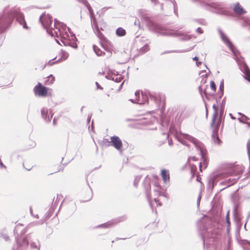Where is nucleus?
<instances>
[{
	"mask_svg": "<svg viewBox=\"0 0 250 250\" xmlns=\"http://www.w3.org/2000/svg\"><path fill=\"white\" fill-rule=\"evenodd\" d=\"M142 17L145 24H146L149 30L156 33L158 36L174 37H183L182 39L184 40H188L191 38L190 35H184L182 31L173 28H165L154 23L146 16L142 15Z\"/></svg>",
	"mask_w": 250,
	"mask_h": 250,
	"instance_id": "f257e3e1",
	"label": "nucleus"
},
{
	"mask_svg": "<svg viewBox=\"0 0 250 250\" xmlns=\"http://www.w3.org/2000/svg\"><path fill=\"white\" fill-rule=\"evenodd\" d=\"M15 18L22 25L24 29H28L23 14L19 8L14 7L10 9L7 13L0 15V32L4 31L11 24Z\"/></svg>",
	"mask_w": 250,
	"mask_h": 250,
	"instance_id": "f03ea898",
	"label": "nucleus"
},
{
	"mask_svg": "<svg viewBox=\"0 0 250 250\" xmlns=\"http://www.w3.org/2000/svg\"><path fill=\"white\" fill-rule=\"evenodd\" d=\"M40 21L42 22V26L46 29V32L51 37H58V33L61 34V29L59 28L58 23L59 21L55 20L54 23L52 24V17L47 14H43L40 17Z\"/></svg>",
	"mask_w": 250,
	"mask_h": 250,
	"instance_id": "7ed1b4c3",
	"label": "nucleus"
},
{
	"mask_svg": "<svg viewBox=\"0 0 250 250\" xmlns=\"http://www.w3.org/2000/svg\"><path fill=\"white\" fill-rule=\"evenodd\" d=\"M212 108L214 110V113L211 123V126L213 128L211 135L212 140L214 144L220 146L222 142L219 138L218 134V129L220 126V122L219 121L218 123H215V120L218 116V106L215 104H213Z\"/></svg>",
	"mask_w": 250,
	"mask_h": 250,
	"instance_id": "20e7f679",
	"label": "nucleus"
},
{
	"mask_svg": "<svg viewBox=\"0 0 250 250\" xmlns=\"http://www.w3.org/2000/svg\"><path fill=\"white\" fill-rule=\"evenodd\" d=\"M200 2L203 5L208 6L213 8L216 10L217 14L227 15L229 12L224 7V5L222 2H213L210 0H199Z\"/></svg>",
	"mask_w": 250,
	"mask_h": 250,
	"instance_id": "39448f33",
	"label": "nucleus"
},
{
	"mask_svg": "<svg viewBox=\"0 0 250 250\" xmlns=\"http://www.w3.org/2000/svg\"><path fill=\"white\" fill-rule=\"evenodd\" d=\"M21 227H22V225H17L14 229V232L15 235V238L18 248H20L21 250H23L26 249L29 245V240L31 239V235L30 234H28L23 238L19 237V231L20 230Z\"/></svg>",
	"mask_w": 250,
	"mask_h": 250,
	"instance_id": "423d86ee",
	"label": "nucleus"
},
{
	"mask_svg": "<svg viewBox=\"0 0 250 250\" xmlns=\"http://www.w3.org/2000/svg\"><path fill=\"white\" fill-rule=\"evenodd\" d=\"M61 36V41L65 46H69L73 48L76 49L78 47L77 41V39L75 35L71 36V39L67 38L69 37L68 34L65 32L66 37L64 35L59 34Z\"/></svg>",
	"mask_w": 250,
	"mask_h": 250,
	"instance_id": "0eeeda50",
	"label": "nucleus"
},
{
	"mask_svg": "<svg viewBox=\"0 0 250 250\" xmlns=\"http://www.w3.org/2000/svg\"><path fill=\"white\" fill-rule=\"evenodd\" d=\"M127 219L126 216H122L117 218H115L110 221H109L105 223L99 225L92 228L93 229H96L98 228H109L114 226L115 225L125 221Z\"/></svg>",
	"mask_w": 250,
	"mask_h": 250,
	"instance_id": "6e6552de",
	"label": "nucleus"
},
{
	"mask_svg": "<svg viewBox=\"0 0 250 250\" xmlns=\"http://www.w3.org/2000/svg\"><path fill=\"white\" fill-rule=\"evenodd\" d=\"M234 172L232 169H229L226 172L214 174L211 177L209 182L210 183L212 184L213 188L220 179L230 176L232 175Z\"/></svg>",
	"mask_w": 250,
	"mask_h": 250,
	"instance_id": "1a4fd4ad",
	"label": "nucleus"
},
{
	"mask_svg": "<svg viewBox=\"0 0 250 250\" xmlns=\"http://www.w3.org/2000/svg\"><path fill=\"white\" fill-rule=\"evenodd\" d=\"M219 33L220 34V37L224 42L227 45L230 51L233 53L234 56H237V53L235 50V47L233 46L232 42L228 38V37L222 31L221 29H218Z\"/></svg>",
	"mask_w": 250,
	"mask_h": 250,
	"instance_id": "9d476101",
	"label": "nucleus"
},
{
	"mask_svg": "<svg viewBox=\"0 0 250 250\" xmlns=\"http://www.w3.org/2000/svg\"><path fill=\"white\" fill-rule=\"evenodd\" d=\"M187 136H188V138L194 144V145L196 146V147L197 148V149L200 151V154L201 155L203 161V164L204 167V168H206L207 167L208 163H207V162L206 160V159L204 158V153L203 149L201 148V147L200 146L199 141L196 138H195L191 136L187 135Z\"/></svg>",
	"mask_w": 250,
	"mask_h": 250,
	"instance_id": "9b49d317",
	"label": "nucleus"
},
{
	"mask_svg": "<svg viewBox=\"0 0 250 250\" xmlns=\"http://www.w3.org/2000/svg\"><path fill=\"white\" fill-rule=\"evenodd\" d=\"M34 91L36 95L39 96L44 97L47 95V90L46 87L41 84L40 83L35 86L34 88Z\"/></svg>",
	"mask_w": 250,
	"mask_h": 250,
	"instance_id": "f8f14e48",
	"label": "nucleus"
},
{
	"mask_svg": "<svg viewBox=\"0 0 250 250\" xmlns=\"http://www.w3.org/2000/svg\"><path fill=\"white\" fill-rule=\"evenodd\" d=\"M111 141L112 146L118 150L120 152L122 151V147L123 146V143L121 140L118 136H113L110 137Z\"/></svg>",
	"mask_w": 250,
	"mask_h": 250,
	"instance_id": "ddd939ff",
	"label": "nucleus"
},
{
	"mask_svg": "<svg viewBox=\"0 0 250 250\" xmlns=\"http://www.w3.org/2000/svg\"><path fill=\"white\" fill-rule=\"evenodd\" d=\"M42 118L46 123H49L52 118L53 114L51 111L46 107H43L41 109Z\"/></svg>",
	"mask_w": 250,
	"mask_h": 250,
	"instance_id": "4468645a",
	"label": "nucleus"
},
{
	"mask_svg": "<svg viewBox=\"0 0 250 250\" xmlns=\"http://www.w3.org/2000/svg\"><path fill=\"white\" fill-rule=\"evenodd\" d=\"M135 96L136 97L137 104H145L148 102V97L146 93H142V100L140 99V92L136 91Z\"/></svg>",
	"mask_w": 250,
	"mask_h": 250,
	"instance_id": "2eb2a0df",
	"label": "nucleus"
},
{
	"mask_svg": "<svg viewBox=\"0 0 250 250\" xmlns=\"http://www.w3.org/2000/svg\"><path fill=\"white\" fill-rule=\"evenodd\" d=\"M145 41V38L144 37H142L139 40V42L138 43L140 46L143 45V46L139 49V52L141 54H144L149 50L148 42L144 43H141L142 42H144Z\"/></svg>",
	"mask_w": 250,
	"mask_h": 250,
	"instance_id": "dca6fc26",
	"label": "nucleus"
},
{
	"mask_svg": "<svg viewBox=\"0 0 250 250\" xmlns=\"http://www.w3.org/2000/svg\"><path fill=\"white\" fill-rule=\"evenodd\" d=\"M238 208L239 205L238 204L234 203L233 209V216L234 220L237 225H238V224L241 222V218L238 211Z\"/></svg>",
	"mask_w": 250,
	"mask_h": 250,
	"instance_id": "f3484780",
	"label": "nucleus"
},
{
	"mask_svg": "<svg viewBox=\"0 0 250 250\" xmlns=\"http://www.w3.org/2000/svg\"><path fill=\"white\" fill-rule=\"evenodd\" d=\"M149 96L150 101L154 102L157 107H158L160 105L161 103L162 98L161 95L159 94L149 93Z\"/></svg>",
	"mask_w": 250,
	"mask_h": 250,
	"instance_id": "a211bd4d",
	"label": "nucleus"
},
{
	"mask_svg": "<svg viewBox=\"0 0 250 250\" xmlns=\"http://www.w3.org/2000/svg\"><path fill=\"white\" fill-rule=\"evenodd\" d=\"M161 176L164 183L167 184L169 182V174L168 171L166 169H163L161 171Z\"/></svg>",
	"mask_w": 250,
	"mask_h": 250,
	"instance_id": "6ab92c4d",
	"label": "nucleus"
},
{
	"mask_svg": "<svg viewBox=\"0 0 250 250\" xmlns=\"http://www.w3.org/2000/svg\"><path fill=\"white\" fill-rule=\"evenodd\" d=\"M100 43L104 49L109 51L111 47V43L107 39L100 42Z\"/></svg>",
	"mask_w": 250,
	"mask_h": 250,
	"instance_id": "aec40b11",
	"label": "nucleus"
},
{
	"mask_svg": "<svg viewBox=\"0 0 250 250\" xmlns=\"http://www.w3.org/2000/svg\"><path fill=\"white\" fill-rule=\"evenodd\" d=\"M144 186L146 192V194L147 198H149V192L150 190V185L148 180L145 179L144 182Z\"/></svg>",
	"mask_w": 250,
	"mask_h": 250,
	"instance_id": "412c9836",
	"label": "nucleus"
},
{
	"mask_svg": "<svg viewBox=\"0 0 250 250\" xmlns=\"http://www.w3.org/2000/svg\"><path fill=\"white\" fill-rule=\"evenodd\" d=\"M233 10L236 13L238 14H243L245 12V10L239 3H237L235 5Z\"/></svg>",
	"mask_w": 250,
	"mask_h": 250,
	"instance_id": "4be33fe9",
	"label": "nucleus"
},
{
	"mask_svg": "<svg viewBox=\"0 0 250 250\" xmlns=\"http://www.w3.org/2000/svg\"><path fill=\"white\" fill-rule=\"evenodd\" d=\"M93 50L96 55L98 56H102L105 54L104 52L101 51V50L96 45H93Z\"/></svg>",
	"mask_w": 250,
	"mask_h": 250,
	"instance_id": "5701e85b",
	"label": "nucleus"
},
{
	"mask_svg": "<svg viewBox=\"0 0 250 250\" xmlns=\"http://www.w3.org/2000/svg\"><path fill=\"white\" fill-rule=\"evenodd\" d=\"M116 33L118 36L122 37V36H124L125 35L126 31L123 28L119 27L117 29V30L116 31Z\"/></svg>",
	"mask_w": 250,
	"mask_h": 250,
	"instance_id": "b1692460",
	"label": "nucleus"
},
{
	"mask_svg": "<svg viewBox=\"0 0 250 250\" xmlns=\"http://www.w3.org/2000/svg\"><path fill=\"white\" fill-rule=\"evenodd\" d=\"M58 24H59V28H60L61 30V28H62V30H65V29L67 28V30L68 31H69V32L70 33V34H71V36H72L73 35H74L73 32H72L70 28L69 27H67L66 25H65L64 24H63V23H62V22H59L58 23ZM61 31L62 32V31L61 30Z\"/></svg>",
	"mask_w": 250,
	"mask_h": 250,
	"instance_id": "393cba45",
	"label": "nucleus"
},
{
	"mask_svg": "<svg viewBox=\"0 0 250 250\" xmlns=\"http://www.w3.org/2000/svg\"><path fill=\"white\" fill-rule=\"evenodd\" d=\"M241 116V118H238V121L242 123H245L246 121L250 120V118L241 113H238Z\"/></svg>",
	"mask_w": 250,
	"mask_h": 250,
	"instance_id": "a878e982",
	"label": "nucleus"
},
{
	"mask_svg": "<svg viewBox=\"0 0 250 250\" xmlns=\"http://www.w3.org/2000/svg\"><path fill=\"white\" fill-rule=\"evenodd\" d=\"M239 178V177H238L237 178H229L228 180L226 181L225 182L227 183V185L228 187H229L231 185H233L234 183H235L238 179Z\"/></svg>",
	"mask_w": 250,
	"mask_h": 250,
	"instance_id": "bb28decb",
	"label": "nucleus"
},
{
	"mask_svg": "<svg viewBox=\"0 0 250 250\" xmlns=\"http://www.w3.org/2000/svg\"><path fill=\"white\" fill-rule=\"evenodd\" d=\"M94 33L97 36V37L100 39V42L103 41L104 40L106 39L102 33L101 32L100 30H98L97 31H94Z\"/></svg>",
	"mask_w": 250,
	"mask_h": 250,
	"instance_id": "cd10ccee",
	"label": "nucleus"
},
{
	"mask_svg": "<svg viewBox=\"0 0 250 250\" xmlns=\"http://www.w3.org/2000/svg\"><path fill=\"white\" fill-rule=\"evenodd\" d=\"M242 25L248 27V30L250 32V20L249 18H245L243 20Z\"/></svg>",
	"mask_w": 250,
	"mask_h": 250,
	"instance_id": "c85d7f7f",
	"label": "nucleus"
},
{
	"mask_svg": "<svg viewBox=\"0 0 250 250\" xmlns=\"http://www.w3.org/2000/svg\"><path fill=\"white\" fill-rule=\"evenodd\" d=\"M47 80L45 81V83L46 84H52L55 81V77L52 76V75H50L47 78Z\"/></svg>",
	"mask_w": 250,
	"mask_h": 250,
	"instance_id": "c756f323",
	"label": "nucleus"
},
{
	"mask_svg": "<svg viewBox=\"0 0 250 250\" xmlns=\"http://www.w3.org/2000/svg\"><path fill=\"white\" fill-rule=\"evenodd\" d=\"M245 74L244 78L250 82V71L247 66L245 67Z\"/></svg>",
	"mask_w": 250,
	"mask_h": 250,
	"instance_id": "7c9ffc66",
	"label": "nucleus"
},
{
	"mask_svg": "<svg viewBox=\"0 0 250 250\" xmlns=\"http://www.w3.org/2000/svg\"><path fill=\"white\" fill-rule=\"evenodd\" d=\"M109 79L112 80V81H114L116 83H120L122 80V77L121 76L117 77V76H114V77H111L109 78Z\"/></svg>",
	"mask_w": 250,
	"mask_h": 250,
	"instance_id": "2f4dec72",
	"label": "nucleus"
},
{
	"mask_svg": "<svg viewBox=\"0 0 250 250\" xmlns=\"http://www.w3.org/2000/svg\"><path fill=\"white\" fill-rule=\"evenodd\" d=\"M30 246L31 249H32L39 250V242H38L37 243L31 242Z\"/></svg>",
	"mask_w": 250,
	"mask_h": 250,
	"instance_id": "473e14b6",
	"label": "nucleus"
},
{
	"mask_svg": "<svg viewBox=\"0 0 250 250\" xmlns=\"http://www.w3.org/2000/svg\"><path fill=\"white\" fill-rule=\"evenodd\" d=\"M87 9H88V11H89V16H90V20H92V19L96 18L92 7L90 6V7H88V8H87Z\"/></svg>",
	"mask_w": 250,
	"mask_h": 250,
	"instance_id": "72a5a7b5",
	"label": "nucleus"
},
{
	"mask_svg": "<svg viewBox=\"0 0 250 250\" xmlns=\"http://www.w3.org/2000/svg\"><path fill=\"white\" fill-rule=\"evenodd\" d=\"M68 56H69V54L67 52H66L65 51H62L61 58L63 60H66L68 58Z\"/></svg>",
	"mask_w": 250,
	"mask_h": 250,
	"instance_id": "f704fd0d",
	"label": "nucleus"
},
{
	"mask_svg": "<svg viewBox=\"0 0 250 250\" xmlns=\"http://www.w3.org/2000/svg\"><path fill=\"white\" fill-rule=\"evenodd\" d=\"M108 8H109V7H104V8H102L99 11L97 12V14H98L99 15V16H102L104 14L105 12Z\"/></svg>",
	"mask_w": 250,
	"mask_h": 250,
	"instance_id": "c9c22d12",
	"label": "nucleus"
},
{
	"mask_svg": "<svg viewBox=\"0 0 250 250\" xmlns=\"http://www.w3.org/2000/svg\"><path fill=\"white\" fill-rule=\"evenodd\" d=\"M79 2L83 3L84 5L87 8L90 7L91 6L86 0H77Z\"/></svg>",
	"mask_w": 250,
	"mask_h": 250,
	"instance_id": "e433bc0d",
	"label": "nucleus"
},
{
	"mask_svg": "<svg viewBox=\"0 0 250 250\" xmlns=\"http://www.w3.org/2000/svg\"><path fill=\"white\" fill-rule=\"evenodd\" d=\"M224 109H225L224 106L223 105H221V108H220V118H219L218 120L217 121V122L216 123H218L219 121L220 122V123H221V117L224 113Z\"/></svg>",
	"mask_w": 250,
	"mask_h": 250,
	"instance_id": "4c0bfd02",
	"label": "nucleus"
},
{
	"mask_svg": "<svg viewBox=\"0 0 250 250\" xmlns=\"http://www.w3.org/2000/svg\"><path fill=\"white\" fill-rule=\"evenodd\" d=\"M220 90L221 91V93L220 95V98L222 97L223 95V89H224V82L223 81L221 82L219 87Z\"/></svg>",
	"mask_w": 250,
	"mask_h": 250,
	"instance_id": "58836bf2",
	"label": "nucleus"
},
{
	"mask_svg": "<svg viewBox=\"0 0 250 250\" xmlns=\"http://www.w3.org/2000/svg\"><path fill=\"white\" fill-rule=\"evenodd\" d=\"M196 21H197L199 24L203 25H206L207 23L205 20L202 19L196 20Z\"/></svg>",
	"mask_w": 250,
	"mask_h": 250,
	"instance_id": "ea45409f",
	"label": "nucleus"
},
{
	"mask_svg": "<svg viewBox=\"0 0 250 250\" xmlns=\"http://www.w3.org/2000/svg\"><path fill=\"white\" fill-rule=\"evenodd\" d=\"M141 177L140 176H137L135 178V180L134 181V185L135 187H137L138 183L139 182Z\"/></svg>",
	"mask_w": 250,
	"mask_h": 250,
	"instance_id": "a19ab883",
	"label": "nucleus"
},
{
	"mask_svg": "<svg viewBox=\"0 0 250 250\" xmlns=\"http://www.w3.org/2000/svg\"><path fill=\"white\" fill-rule=\"evenodd\" d=\"M210 87L214 91L216 90V84L213 81H211L210 82Z\"/></svg>",
	"mask_w": 250,
	"mask_h": 250,
	"instance_id": "79ce46f5",
	"label": "nucleus"
},
{
	"mask_svg": "<svg viewBox=\"0 0 250 250\" xmlns=\"http://www.w3.org/2000/svg\"><path fill=\"white\" fill-rule=\"evenodd\" d=\"M92 28L94 32V31H97L100 30V29L99 28V26H98V23L93 24V27H92Z\"/></svg>",
	"mask_w": 250,
	"mask_h": 250,
	"instance_id": "37998d69",
	"label": "nucleus"
},
{
	"mask_svg": "<svg viewBox=\"0 0 250 250\" xmlns=\"http://www.w3.org/2000/svg\"><path fill=\"white\" fill-rule=\"evenodd\" d=\"M226 222L228 224V225L229 226L230 225V220H229V211H228L226 217Z\"/></svg>",
	"mask_w": 250,
	"mask_h": 250,
	"instance_id": "c03bdc74",
	"label": "nucleus"
},
{
	"mask_svg": "<svg viewBox=\"0 0 250 250\" xmlns=\"http://www.w3.org/2000/svg\"><path fill=\"white\" fill-rule=\"evenodd\" d=\"M91 27H93V24L97 23L96 19H93L90 20Z\"/></svg>",
	"mask_w": 250,
	"mask_h": 250,
	"instance_id": "a18cd8bd",
	"label": "nucleus"
},
{
	"mask_svg": "<svg viewBox=\"0 0 250 250\" xmlns=\"http://www.w3.org/2000/svg\"><path fill=\"white\" fill-rule=\"evenodd\" d=\"M55 59V58H54V59H52V60H50V61H49L48 62V64L50 65V66H51V65H53L54 64H55V63L58 62L59 61V60H57L56 62H52V61L53 60H54Z\"/></svg>",
	"mask_w": 250,
	"mask_h": 250,
	"instance_id": "49530a36",
	"label": "nucleus"
},
{
	"mask_svg": "<svg viewBox=\"0 0 250 250\" xmlns=\"http://www.w3.org/2000/svg\"><path fill=\"white\" fill-rule=\"evenodd\" d=\"M196 169V167L194 165L191 166V172L193 173Z\"/></svg>",
	"mask_w": 250,
	"mask_h": 250,
	"instance_id": "de8ad7c7",
	"label": "nucleus"
},
{
	"mask_svg": "<svg viewBox=\"0 0 250 250\" xmlns=\"http://www.w3.org/2000/svg\"><path fill=\"white\" fill-rule=\"evenodd\" d=\"M196 32L199 34H202L203 33V30L200 27H198L196 29Z\"/></svg>",
	"mask_w": 250,
	"mask_h": 250,
	"instance_id": "09e8293b",
	"label": "nucleus"
},
{
	"mask_svg": "<svg viewBox=\"0 0 250 250\" xmlns=\"http://www.w3.org/2000/svg\"><path fill=\"white\" fill-rule=\"evenodd\" d=\"M51 211H52V209H50L49 210V212L46 215V217H45V218L46 219H48L50 218V217L51 216Z\"/></svg>",
	"mask_w": 250,
	"mask_h": 250,
	"instance_id": "8fccbe9b",
	"label": "nucleus"
},
{
	"mask_svg": "<svg viewBox=\"0 0 250 250\" xmlns=\"http://www.w3.org/2000/svg\"><path fill=\"white\" fill-rule=\"evenodd\" d=\"M0 166L1 168H6V167L3 164L1 159H0Z\"/></svg>",
	"mask_w": 250,
	"mask_h": 250,
	"instance_id": "3c124183",
	"label": "nucleus"
},
{
	"mask_svg": "<svg viewBox=\"0 0 250 250\" xmlns=\"http://www.w3.org/2000/svg\"><path fill=\"white\" fill-rule=\"evenodd\" d=\"M44 223V221L42 220H40L39 221L36 223V225H42Z\"/></svg>",
	"mask_w": 250,
	"mask_h": 250,
	"instance_id": "603ef678",
	"label": "nucleus"
},
{
	"mask_svg": "<svg viewBox=\"0 0 250 250\" xmlns=\"http://www.w3.org/2000/svg\"><path fill=\"white\" fill-rule=\"evenodd\" d=\"M96 85L98 89H103V87L101 86V85L98 83L96 82Z\"/></svg>",
	"mask_w": 250,
	"mask_h": 250,
	"instance_id": "864d4df0",
	"label": "nucleus"
},
{
	"mask_svg": "<svg viewBox=\"0 0 250 250\" xmlns=\"http://www.w3.org/2000/svg\"><path fill=\"white\" fill-rule=\"evenodd\" d=\"M190 159H191L193 161H195L197 160V159H196V158L195 156L188 158V161H189Z\"/></svg>",
	"mask_w": 250,
	"mask_h": 250,
	"instance_id": "5fc2aeb1",
	"label": "nucleus"
},
{
	"mask_svg": "<svg viewBox=\"0 0 250 250\" xmlns=\"http://www.w3.org/2000/svg\"><path fill=\"white\" fill-rule=\"evenodd\" d=\"M154 201H155L156 203H158V205H159V206H161L162 205L161 203V202H159V200H158L157 199L155 198V199H154Z\"/></svg>",
	"mask_w": 250,
	"mask_h": 250,
	"instance_id": "6e6d98bb",
	"label": "nucleus"
},
{
	"mask_svg": "<svg viewBox=\"0 0 250 250\" xmlns=\"http://www.w3.org/2000/svg\"><path fill=\"white\" fill-rule=\"evenodd\" d=\"M199 91L200 94L203 97V94H202L203 90H202V88L201 86L199 87Z\"/></svg>",
	"mask_w": 250,
	"mask_h": 250,
	"instance_id": "4d7b16f0",
	"label": "nucleus"
},
{
	"mask_svg": "<svg viewBox=\"0 0 250 250\" xmlns=\"http://www.w3.org/2000/svg\"><path fill=\"white\" fill-rule=\"evenodd\" d=\"M26 232V230H25V229H23L21 230V234L22 235V234H24Z\"/></svg>",
	"mask_w": 250,
	"mask_h": 250,
	"instance_id": "13d9d810",
	"label": "nucleus"
},
{
	"mask_svg": "<svg viewBox=\"0 0 250 250\" xmlns=\"http://www.w3.org/2000/svg\"><path fill=\"white\" fill-rule=\"evenodd\" d=\"M129 101H131L133 103H137L136 99H135V100L130 99H129Z\"/></svg>",
	"mask_w": 250,
	"mask_h": 250,
	"instance_id": "bf43d9fd",
	"label": "nucleus"
},
{
	"mask_svg": "<svg viewBox=\"0 0 250 250\" xmlns=\"http://www.w3.org/2000/svg\"><path fill=\"white\" fill-rule=\"evenodd\" d=\"M229 115L230 117L232 119H233V120L235 119V118L234 117H233V115H232V114L231 113H229Z\"/></svg>",
	"mask_w": 250,
	"mask_h": 250,
	"instance_id": "052dcab7",
	"label": "nucleus"
},
{
	"mask_svg": "<svg viewBox=\"0 0 250 250\" xmlns=\"http://www.w3.org/2000/svg\"><path fill=\"white\" fill-rule=\"evenodd\" d=\"M225 98H224L222 102L221 105H223L225 106Z\"/></svg>",
	"mask_w": 250,
	"mask_h": 250,
	"instance_id": "680f3d73",
	"label": "nucleus"
},
{
	"mask_svg": "<svg viewBox=\"0 0 250 250\" xmlns=\"http://www.w3.org/2000/svg\"><path fill=\"white\" fill-rule=\"evenodd\" d=\"M202 163H201V162L200 163L199 169H200V171H202Z\"/></svg>",
	"mask_w": 250,
	"mask_h": 250,
	"instance_id": "e2e57ef3",
	"label": "nucleus"
},
{
	"mask_svg": "<svg viewBox=\"0 0 250 250\" xmlns=\"http://www.w3.org/2000/svg\"><path fill=\"white\" fill-rule=\"evenodd\" d=\"M200 199H201V197L199 196L198 198V199H197V205H199V203H200Z\"/></svg>",
	"mask_w": 250,
	"mask_h": 250,
	"instance_id": "0e129e2a",
	"label": "nucleus"
},
{
	"mask_svg": "<svg viewBox=\"0 0 250 250\" xmlns=\"http://www.w3.org/2000/svg\"><path fill=\"white\" fill-rule=\"evenodd\" d=\"M193 60L194 61H196V62H197L198 61V58L197 57L195 56V57H194V58H193Z\"/></svg>",
	"mask_w": 250,
	"mask_h": 250,
	"instance_id": "69168bd1",
	"label": "nucleus"
},
{
	"mask_svg": "<svg viewBox=\"0 0 250 250\" xmlns=\"http://www.w3.org/2000/svg\"><path fill=\"white\" fill-rule=\"evenodd\" d=\"M201 63H202V62H198V61H197V62H196V65H197L198 66H199V65H200Z\"/></svg>",
	"mask_w": 250,
	"mask_h": 250,
	"instance_id": "338daca9",
	"label": "nucleus"
},
{
	"mask_svg": "<svg viewBox=\"0 0 250 250\" xmlns=\"http://www.w3.org/2000/svg\"><path fill=\"white\" fill-rule=\"evenodd\" d=\"M245 241L246 243H247L250 247V242L248 241L247 240H245Z\"/></svg>",
	"mask_w": 250,
	"mask_h": 250,
	"instance_id": "774afa93",
	"label": "nucleus"
}]
</instances>
